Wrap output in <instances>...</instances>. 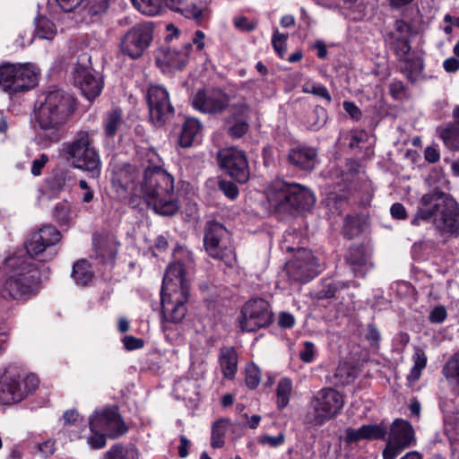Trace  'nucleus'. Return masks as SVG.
<instances>
[{"label": "nucleus", "instance_id": "17", "mask_svg": "<svg viewBox=\"0 0 459 459\" xmlns=\"http://www.w3.org/2000/svg\"><path fill=\"white\" fill-rule=\"evenodd\" d=\"M318 267L310 250L299 248L295 256L286 264L285 271L292 281L307 282L318 274Z\"/></svg>", "mask_w": 459, "mask_h": 459}, {"label": "nucleus", "instance_id": "61", "mask_svg": "<svg viewBox=\"0 0 459 459\" xmlns=\"http://www.w3.org/2000/svg\"><path fill=\"white\" fill-rule=\"evenodd\" d=\"M346 366H339L335 372V377L339 378V383L342 385H345L351 382L353 378L352 374L348 371L346 372Z\"/></svg>", "mask_w": 459, "mask_h": 459}, {"label": "nucleus", "instance_id": "5", "mask_svg": "<svg viewBox=\"0 0 459 459\" xmlns=\"http://www.w3.org/2000/svg\"><path fill=\"white\" fill-rule=\"evenodd\" d=\"M433 220L435 227L441 232L459 233V209L456 203L444 193L434 191L422 195L411 223L419 226L422 221Z\"/></svg>", "mask_w": 459, "mask_h": 459}, {"label": "nucleus", "instance_id": "19", "mask_svg": "<svg viewBox=\"0 0 459 459\" xmlns=\"http://www.w3.org/2000/svg\"><path fill=\"white\" fill-rule=\"evenodd\" d=\"M218 160L221 168L238 183H246L250 177L248 162L245 153L234 147L219 152Z\"/></svg>", "mask_w": 459, "mask_h": 459}, {"label": "nucleus", "instance_id": "11", "mask_svg": "<svg viewBox=\"0 0 459 459\" xmlns=\"http://www.w3.org/2000/svg\"><path fill=\"white\" fill-rule=\"evenodd\" d=\"M342 395L333 388H324L316 393L310 403L309 421L314 426H322L334 418L342 409Z\"/></svg>", "mask_w": 459, "mask_h": 459}, {"label": "nucleus", "instance_id": "15", "mask_svg": "<svg viewBox=\"0 0 459 459\" xmlns=\"http://www.w3.org/2000/svg\"><path fill=\"white\" fill-rule=\"evenodd\" d=\"M111 171L113 188L120 197H126L127 195H139L143 173L135 166L114 163Z\"/></svg>", "mask_w": 459, "mask_h": 459}, {"label": "nucleus", "instance_id": "60", "mask_svg": "<svg viewBox=\"0 0 459 459\" xmlns=\"http://www.w3.org/2000/svg\"><path fill=\"white\" fill-rule=\"evenodd\" d=\"M123 343L126 350L132 351L140 349L143 346V342L142 339L135 338L132 335H127L123 338Z\"/></svg>", "mask_w": 459, "mask_h": 459}, {"label": "nucleus", "instance_id": "49", "mask_svg": "<svg viewBox=\"0 0 459 459\" xmlns=\"http://www.w3.org/2000/svg\"><path fill=\"white\" fill-rule=\"evenodd\" d=\"M250 113V108L246 101L241 100L232 105V117L247 120Z\"/></svg>", "mask_w": 459, "mask_h": 459}, {"label": "nucleus", "instance_id": "62", "mask_svg": "<svg viewBox=\"0 0 459 459\" xmlns=\"http://www.w3.org/2000/svg\"><path fill=\"white\" fill-rule=\"evenodd\" d=\"M79 187L82 190H83V194L82 195V201L83 203H86V204L91 203L93 200L94 193L91 189V187L89 186V185L86 182V180H84V179L80 180L79 181Z\"/></svg>", "mask_w": 459, "mask_h": 459}, {"label": "nucleus", "instance_id": "47", "mask_svg": "<svg viewBox=\"0 0 459 459\" xmlns=\"http://www.w3.org/2000/svg\"><path fill=\"white\" fill-rule=\"evenodd\" d=\"M233 119L235 123L230 126L229 133L232 137L240 138L247 132L249 127L248 123L245 119Z\"/></svg>", "mask_w": 459, "mask_h": 459}, {"label": "nucleus", "instance_id": "51", "mask_svg": "<svg viewBox=\"0 0 459 459\" xmlns=\"http://www.w3.org/2000/svg\"><path fill=\"white\" fill-rule=\"evenodd\" d=\"M233 23L238 30L245 32L252 31L256 28V22L248 20L245 16L235 17L233 20Z\"/></svg>", "mask_w": 459, "mask_h": 459}, {"label": "nucleus", "instance_id": "27", "mask_svg": "<svg viewBox=\"0 0 459 459\" xmlns=\"http://www.w3.org/2000/svg\"><path fill=\"white\" fill-rule=\"evenodd\" d=\"M220 366L226 378L232 379L238 369V354L232 347L222 348L220 351Z\"/></svg>", "mask_w": 459, "mask_h": 459}, {"label": "nucleus", "instance_id": "34", "mask_svg": "<svg viewBox=\"0 0 459 459\" xmlns=\"http://www.w3.org/2000/svg\"><path fill=\"white\" fill-rule=\"evenodd\" d=\"M443 374L451 385L459 387V352L446 363Z\"/></svg>", "mask_w": 459, "mask_h": 459}, {"label": "nucleus", "instance_id": "12", "mask_svg": "<svg viewBox=\"0 0 459 459\" xmlns=\"http://www.w3.org/2000/svg\"><path fill=\"white\" fill-rule=\"evenodd\" d=\"M387 433L388 437L382 452L383 459H396L405 449L416 445L414 429L405 420H394Z\"/></svg>", "mask_w": 459, "mask_h": 459}, {"label": "nucleus", "instance_id": "14", "mask_svg": "<svg viewBox=\"0 0 459 459\" xmlns=\"http://www.w3.org/2000/svg\"><path fill=\"white\" fill-rule=\"evenodd\" d=\"M273 313L270 305L264 299L247 301L241 310L239 326L242 331L254 332L271 325Z\"/></svg>", "mask_w": 459, "mask_h": 459}, {"label": "nucleus", "instance_id": "38", "mask_svg": "<svg viewBox=\"0 0 459 459\" xmlns=\"http://www.w3.org/2000/svg\"><path fill=\"white\" fill-rule=\"evenodd\" d=\"M95 252L103 262L112 261L117 254V248L113 243L101 239L95 245Z\"/></svg>", "mask_w": 459, "mask_h": 459}, {"label": "nucleus", "instance_id": "3", "mask_svg": "<svg viewBox=\"0 0 459 459\" xmlns=\"http://www.w3.org/2000/svg\"><path fill=\"white\" fill-rule=\"evenodd\" d=\"M138 197H142L156 213L161 215H173L178 210L174 178L159 165L145 169Z\"/></svg>", "mask_w": 459, "mask_h": 459}, {"label": "nucleus", "instance_id": "2", "mask_svg": "<svg viewBox=\"0 0 459 459\" xmlns=\"http://www.w3.org/2000/svg\"><path fill=\"white\" fill-rule=\"evenodd\" d=\"M194 268L192 253L182 247L174 250L173 262L165 272L161 291V323L178 324L187 313L189 299L188 274Z\"/></svg>", "mask_w": 459, "mask_h": 459}, {"label": "nucleus", "instance_id": "23", "mask_svg": "<svg viewBox=\"0 0 459 459\" xmlns=\"http://www.w3.org/2000/svg\"><path fill=\"white\" fill-rule=\"evenodd\" d=\"M210 2L211 0H164L168 7L196 22H201L207 17Z\"/></svg>", "mask_w": 459, "mask_h": 459}, {"label": "nucleus", "instance_id": "63", "mask_svg": "<svg viewBox=\"0 0 459 459\" xmlns=\"http://www.w3.org/2000/svg\"><path fill=\"white\" fill-rule=\"evenodd\" d=\"M278 324L281 327L291 328L295 324V318L291 314L282 312L279 315Z\"/></svg>", "mask_w": 459, "mask_h": 459}, {"label": "nucleus", "instance_id": "20", "mask_svg": "<svg viewBox=\"0 0 459 459\" xmlns=\"http://www.w3.org/2000/svg\"><path fill=\"white\" fill-rule=\"evenodd\" d=\"M147 101L150 119L157 126L163 125L174 111L168 91L160 85L149 86Z\"/></svg>", "mask_w": 459, "mask_h": 459}, {"label": "nucleus", "instance_id": "57", "mask_svg": "<svg viewBox=\"0 0 459 459\" xmlns=\"http://www.w3.org/2000/svg\"><path fill=\"white\" fill-rule=\"evenodd\" d=\"M447 313L443 306L434 307L429 314V321L434 324H440L446 318Z\"/></svg>", "mask_w": 459, "mask_h": 459}, {"label": "nucleus", "instance_id": "44", "mask_svg": "<svg viewBox=\"0 0 459 459\" xmlns=\"http://www.w3.org/2000/svg\"><path fill=\"white\" fill-rule=\"evenodd\" d=\"M246 374L247 385L251 389L256 388L261 380V373L258 367L255 364L247 365L246 368Z\"/></svg>", "mask_w": 459, "mask_h": 459}, {"label": "nucleus", "instance_id": "32", "mask_svg": "<svg viewBox=\"0 0 459 459\" xmlns=\"http://www.w3.org/2000/svg\"><path fill=\"white\" fill-rule=\"evenodd\" d=\"M413 367L408 375V380L410 382H415L420 379L421 371L426 368L427 365V355L420 348H416L412 356Z\"/></svg>", "mask_w": 459, "mask_h": 459}, {"label": "nucleus", "instance_id": "7", "mask_svg": "<svg viewBox=\"0 0 459 459\" xmlns=\"http://www.w3.org/2000/svg\"><path fill=\"white\" fill-rule=\"evenodd\" d=\"M39 378L33 373L26 372L16 365L6 367L0 375V403H17L35 392Z\"/></svg>", "mask_w": 459, "mask_h": 459}, {"label": "nucleus", "instance_id": "24", "mask_svg": "<svg viewBox=\"0 0 459 459\" xmlns=\"http://www.w3.org/2000/svg\"><path fill=\"white\" fill-rule=\"evenodd\" d=\"M370 257V248L361 245L350 248L346 260L355 274L364 275L372 267Z\"/></svg>", "mask_w": 459, "mask_h": 459}, {"label": "nucleus", "instance_id": "33", "mask_svg": "<svg viewBox=\"0 0 459 459\" xmlns=\"http://www.w3.org/2000/svg\"><path fill=\"white\" fill-rule=\"evenodd\" d=\"M292 392V382L290 378L284 377L281 378L278 385L276 389V395H277V405L278 408L283 409L285 408L289 402L290 397Z\"/></svg>", "mask_w": 459, "mask_h": 459}, {"label": "nucleus", "instance_id": "30", "mask_svg": "<svg viewBox=\"0 0 459 459\" xmlns=\"http://www.w3.org/2000/svg\"><path fill=\"white\" fill-rule=\"evenodd\" d=\"M230 427L228 419L216 420L212 427L211 445L213 448H221L225 444V435Z\"/></svg>", "mask_w": 459, "mask_h": 459}, {"label": "nucleus", "instance_id": "54", "mask_svg": "<svg viewBox=\"0 0 459 459\" xmlns=\"http://www.w3.org/2000/svg\"><path fill=\"white\" fill-rule=\"evenodd\" d=\"M219 187L223 194L231 200L236 199L238 195V189L237 186L230 181H221Z\"/></svg>", "mask_w": 459, "mask_h": 459}, {"label": "nucleus", "instance_id": "45", "mask_svg": "<svg viewBox=\"0 0 459 459\" xmlns=\"http://www.w3.org/2000/svg\"><path fill=\"white\" fill-rule=\"evenodd\" d=\"M303 347L299 351V358L304 363H311L314 361L316 354L315 344L311 342H304Z\"/></svg>", "mask_w": 459, "mask_h": 459}, {"label": "nucleus", "instance_id": "1", "mask_svg": "<svg viewBox=\"0 0 459 459\" xmlns=\"http://www.w3.org/2000/svg\"><path fill=\"white\" fill-rule=\"evenodd\" d=\"M60 239L61 234L56 228L43 226L25 243L29 256L21 250L6 257L0 267V296L27 299L35 295L39 290V273L31 257L42 255Z\"/></svg>", "mask_w": 459, "mask_h": 459}, {"label": "nucleus", "instance_id": "31", "mask_svg": "<svg viewBox=\"0 0 459 459\" xmlns=\"http://www.w3.org/2000/svg\"><path fill=\"white\" fill-rule=\"evenodd\" d=\"M102 459H139V453L133 445L126 446L115 445L104 455Z\"/></svg>", "mask_w": 459, "mask_h": 459}, {"label": "nucleus", "instance_id": "25", "mask_svg": "<svg viewBox=\"0 0 459 459\" xmlns=\"http://www.w3.org/2000/svg\"><path fill=\"white\" fill-rule=\"evenodd\" d=\"M289 161L304 170H312L316 163V152L309 147H297L290 151Z\"/></svg>", "mask_w": 459, "mask_h": 459}, {"label": "nucleus", "instance_id": "52", "mask_svg": "<svg viewBox=\"0 0 459 459\" xmlns=\"http://www.w3.org/2000/svg\"><path fill=\"white\" fill-rule=\"evenodd\" d=\"M106 434L100 431H91V435L88 437L87 442L93 449L102 448L106 445Z\"/></svg>", "mask_w": 459, "mask_h": 459}, {"label": "nucleus", "instance_id": "21", "mask_svg": "<svg viewBox=\"0 0 459 459\" xmlns=\"http://www.w3.org/2000/svg\"><path fill=\"white\" fill-rule=\"evenodd\" d=\"M229 103V96L221 90L199 91L192 99L194 108L207 114L221 113Z\"/></svg>", "mask_w": 459, "mask_h": 459}, {"label": "nucleus", "instance_id": "36", "mask_svg": "<svg viewBox=\"0 0 459 459\" xmlns=\"http://www.w3.org/2000/svg\"><path fill=\"white\" fill-rule=\"evenodd\" d=\"M133 4L143 14L153 16L162 9L164 0H131Z\"/></svg>", "mask_w": 459, "mask_h": 459}, {"label": "nucleus", "instance_id": "13", "mask_svg": "<svg viewBox=\"0 0 459 459\" xmlns=\"http://www.w3.org/2000/svg\"><path fill=\"white\" fill-rule=\"evenodd\" d=\"M153 39V27L151 22L134 25L122 37L119 51L131 59L141 57Z\"/></svg>", "mask_w": 459, "mask_h": 459}, {"label": "nucleus", "instance_id": "46", "mask_svg": "<svg viewBox=\"0 0 459 459\" xmlns=\"http://www.w3.org/2000/svg\"><path fill=\"white\" fill-rule=\"evenodd\" d=\"M287 38H288L287 35L281 34L278 30H276L273 33V36L272 39V43H273V48L281 57H283L285 55V52H286Z\"/></svg>", "mask_w": 459, "mask_h": 459}, {"label": "nucleus", "instance_id": "35", "mask_svg": "<svg viewBox=\"0 0 459 459\" xmlns=\"http://www.w3.org/2000/svg\"><path fill=\"white\" fill-rule=\"evenodd\" d=\"M36 32L40 39L51 40L56 36L57 30L53 22L41 16L36 20Z\"/></svg>", "mask_w": 459, "mask_h": 459}, {"label": "nucleus", "instance_id": "64", "mask_svg": "<svg viewBox=\"0 0 459 459\" xmlns=\"http://www.w3.org/2000/svg\"><path fill=\"white\" fill-rule=\"evenodd\" d=\"M443 67L446 73H456L459 71V60L455 57L446 58L443 62Z\"/></svg>", "mask_w": 459, "mask_h": 459}, {"label": "nucleus", "instance_id": "6", "mask_svg": "<svg viewBox=\"0 0 459 459\" xmlns=\"http://www.w3.org/2000/svg\"><path fill=\"white\" fill-rule=\"evenodd\" d=\"M270 207L274 212H304L315 204L314 194L299 184H287L282 180L273 181L265 191Z\"/></svg>", "mask_w": 459, "mask_h": 459}, {"label": "nucleus", "instance_id": "9", "mask_svg": "<svg viewBox=\"0 0 459 459\" xmlns=\"http://www.w3.org/2000/svg\"><path fill=\"white\" fill-rule=\"evenodd\" d=\"M39 68L30 63H4L0 65V87L9 93L25 92L38 83Z\"/></svg>", "mask_w": 459, "mask_h": 459}, {"label": "nucleus", "instance_id": "48", "mask_svg": "<svg viewBox=\"0 0 459 459\" xmlns=\"http://www.w3.org/2000/svg\"><path fill=\"white\" fill-rule=\"evenodd\" d=\"M54 216L62 223L70 221V205L67 203H59L55 206Z\"/></svg>", "mask_w": 459, "mask_h": 459}, {"label": "nucleus", "instance_id": "53", "mask_svg": "<svg viewBox=\"0 0 459 459\" xmlns=\"http://www.w3.org/2000/svg\"><path fill=\"white\" fill-rule=\"evenodd\" d=\"M258 442L264 446L276 447L283 444L284 435L280 433L278 436L264 435L258 437Z\"/></svg>", "mask_w": 459, "mask_h": 459}, {"label": "nucleus", "instance_id": "22", "mask_svg": "<svg viewBox=\"0 0 459 459\" xmlns=\"http://www.w3.org/2000/svg\"><path fill=\"white\" fill-rule=\"evenodd\" d=\"M191 49L190 42H186L179 48L162 47L157 52L156 63L163 70L180 69L186 64Z\"/></svg>", "mask_w": 459, "mask_h": 459}, {"label": "nucleus", "instance_id": "18", "mask_svg": "<svg viewBox=\"0 0 459 459\" xmlns=\"http://www.w3.org/2000/svg\"><path fill=\"white\" fill-rule=\"evenodd\" d=\"M89 426L91 431H100L112 438L124 435L128 429L115 408L96 411L90 418Z\"/></svg>", "mask_w": 459, "mask_h": 459}, {"label": "nucleus", "instance_id": "8", "mask_svg": "<svg viewBox=\"0 0 459 459\" xmlns=\"http://www.w3.org/2000/svg\"><path fill=\"white\" fill-rule=\"evenodd\" d=\"M65 152L73 166L98 178L101 172V160L98 149L94 146L93 134L79 131L65 147Z\"/></svg>", "mask_w": 459, "mask_h": 459}, {"label": "nucleus", "instance_id": "4", "mask_svg": "<svg viewBox=\"0 0 459 459\" xmlns=\"http://www.w3.org/2000/svg\"><path fill=\"white\" fill-rule=\"evenodd\" d=\"M74 110L73 99L61 90L47 93L39 106L36 121L39 125L37 138L40 143H56L62 136V126Z\"/></svg>", "mask_w": 459, "mask_h": 459}, {"label": "nucleus", "instance_id": "42", "mask_svg": "<svg viewBox=\"0 0 459 459\" xmlns=\"http://www.w3.org/2000/svg\"><path fill=\"white\" fill-rule=\"evenodd\" d=\"M362 230L361 223L359 218L355 216H347L343 226V234L348 238H352L359 235Z\"/></svg>", "mask_w": 459, "mask_h": 459}, {"label": "nucleus", "instance_id": "28", "mask_svg": "<svg viewBox=\"0 0 459 459\" xmlns=\"http://www.w3.org/2000/svg\"><path fill=\"white\" fill-rule=\"evenodd\" d=\"M92 277L93 272L87 260L81 259L74 264L72 278L77 285H87L92 280Z\"/></svg>", "mask_w": 459, "mask_h": 459}, {"label": "nucleus", "instance_id": "40", "mask_svg": "<svg viewBox=\"0 0 459 459\" xmlns=\"http://www.w3.org/2000/svg\"><path fill=\"white\" fill-rule=\"evenodd\" d=\"M66 177L64 172L52 175L46 182L47 190L55 195L60 193L65 186Z\"/></svg>", "mask_w": 459, "mask_h": 459}, {"label": "nucleus", "instance_id": "43", "mask_svg": "<svg viewBox=\"0 0 459 459\" xmlns=\"http://www.w3.org/2000/svg\"><path fill=\"white\" fill-rule=\"evenodd\" d=\"M121 122V111L120 110H113L110 112L104 123L105 126V133L108 136H113L117 130L118 126Z\"/></svg>", "mask_w": 459, "mask_h": 459}, {"label": "nucleus", "instance_id": "50", "mask_svg": "<svg viewBox=\"0 0 459 459\" xmlns=\"http://www.w3.org/2000/svg\"><path fill=\"white\" fill-rule=\"evenodd\" d=\"M345 440L347 443H355L366 440L364 425L359 429L348 428L345 430Z\"/></svg>", "mask_w": 459, "mask_h": 459}, {"label": "nucleus", "instance_id": "26", "mask_svg": "<svg viewBox=\"0 0 459 459\" xmlns=\"http://www.w3.org/2000/svg\"><path fill=\"white\" fill-rule=\"evenodd\" d=\"M202 132V125L196 118L188 117L182 126V131L178 143L183 148H187L199 142Z\"/></svg>", "mask_w": 459, "mask_h": 459}, {"label": "nucleus", "instance_id": "59", "mask_svg": "<svg viewBox=\"0 0 459 459\" xmlns=\"http://www.w3.org/2000/svg\"><path fill=\"white\" fill-rule=\"evenodd\" d=\"M343 108L350 115V117L354 120L358 121L362 117L361 110L352 101H344Z\"/></svg>", "mask_w": 459, "mask_h": 459}, {"label": "nucleus", "instance_id": "56", "mask_svg": "<svg viewBox=\"0 0 459 459\" xmlns=\"http://www.w3.org/2000/svg\"><path fill=\"white\" fill-rule=\"evenodd\" d=\"M365 337L368 342L373 347H377L380 342V333L377 329V327L373 325H368L367 327V332L365 333Z\"/></svg>", "mask_w": 459, "mask_h": 459}, {"label": "nucleus", "instance_id": "10", "mask_svg": "<svg viewBox=\"0 0 459 459\" xmlns=\"http://www.w3.org/2000/svg\"><path fill=\"white\" fill-rule=\"evenodd\" d=\"M204 247L210 256L232 266L236 254L228 230L217 221L208 222L204 234Z\"/></svg>", "mask_w": 459, "mask_h": 459}, {"label": "nucleus", "instance_id": "41", "mask_svg": "<svg viewBox=\"0 0 459 459\" xmlns=\"http://www.w3.org/2000/svg\"><path fill=\"white\" fill-rule=\"evenodd\" d=\"M302 91L310 93L315 96L325 99L327 102H331L332 97L325 86L313 82H307L302 85Z\"/></svg>", "mask_w": 459, "mask_h": 459}, {"label": "nucleus", "instance_id": "37", "mask_svg": "<svg viewBox=\"0 0 459 459\" xmlns=\"http://www.w3.org/2000/svg\"><path fill=\"white\" fill-rule=\"evenodd\" d=\"M366 440L385 439L387 435L388 427L384 422L378 424L364 425Z\"/></svg>", "mask_w": 459, "mask_h": 459}, {"label": "nucleus", "instance_id": "55", "mask_svg": "<svg viewBox=\"0 0 459 459\" xmlns=\"http://www.w3.org/2000/svg\"><path fill=\"white\" fill-rule=\"evenodd\" d=\"M313 116L316 117V121L311 124V126L316 130L322 127L327 120V112L322 107H316L313 111Z\"/></svg>", "mask_w": 459, "mask_h": 459}, {"label": "nucleus", "instance_id": "29", "mask_svg": "<svg viewBox=\"0 0 459 459\" xmlns=\"http://www.w3.org/2000/svg\"><path fill=\"white\" fill-rule=\"evenodd\" d=\"M439 137L444 144L451 150H459V126L454 124L439 126L437 128Z\"/></svg>", "mask_w": 459, "mask_h": 459}, {"label": "nucleus", "instance_id": "16", "mask_svg": "<svg viewBox=\"0 0 459 459\" xmlns=\"http://www.w3.org/2000/svg\"><path fill=\"white\" fill-rule=\"evenodd\" d=\"M91 57L88 54L79 56L78 64L74 69V83L88 100L98 97L102 90L103 82L99 74H93L89 65Z\"/></svg>", "mask_w": 459, "mask_h": 459}, {"label": "nucleus", "instance_id": "39", "mask_svg": "<svg viewBox=\"0 0 459 459\" xmlns=\"http://www.w3.org/2000/svg\"><path fill=\"white\" fill-rule=\"evenodd\" d=\"M63 420H65V429L64 431L70 434V439H77L80 438V432L71 429L70 428L74 425L77 426V422L79 420V414L74 410L66 411L63 415Z\"/></svg>", "mask_w": 459, "mask_h": 459}, {"label": "nucleus", "instance_id": "58", "mask_svg": "<svg viewBox=\"0 0 459 459\" xmlns=\"http://www.w3.org/2000/svg\"><path fill=\"white\" fill-rule=\"evenodd\" d=\"M48 160L49 159L47 154H41L39 158L35 159L31 166V174L33 176H39L41 174V169L47 164Z\"/></svg>", "mask_w": 459, "mask_h": 459}]
</instances>
